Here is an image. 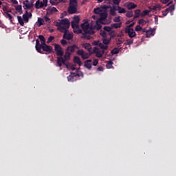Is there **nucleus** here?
<instances>
[{"label": "nucleus", "instance_id": "f257e3e1", "mask_svg": "<svg viewBox=\"0 0 176 176\" xmlns=\"http://www.w3.org/2000/svg\"><path fill=\"white\" fill-rule=\"evenodd\" d=\"M56 25L58 31H60V32H63V39L71 41V39L74 38V34L68 33V29L69 28V25H71V23L68 19L59 20V21L56 22Z\"/></svg>", "mask_w": 176, "mask_h": 176}, {"label": "nucleus", "instance_id": "f03ea898", "mask_svg": "<svg viewBox=\"0 0 176 176\" xmlns=\"http://www.w3.org/2000/svg\"><path fill=\"white\" fill-rule=\"evenodd\" d=\"M109 8H111V6H109L104 5L102 6L103 12L100 14V18L98 19V22L100 23V24H103L105 25L111 23L109 21H108V19H107L108 18V12H107V10H108Z\"/></svg>", "mask_w": 176, "mask_h": 176}, {"label": "nucleus", "instance_id": "7ed1b4c3", "mask_svg": "<svg viewBox=\"0 0 176 176\" xmlns=\"http://www.w3.org/2000/svg\"><path fill=\"white\" fill-rule=\"evenodd\" d=\"M69 14H75L78 12V0H70L67 10Z\"/></svg>", "mask_w": 176, "mask_h": 176}, {"label": "nucleus", "instance_id": "20e7f679", "mask_svg": "<svg viewBox=\"0 0 176 176\" xmlns=\"http://www.w3.org/2000/svg\"><path fill=\"white\" fill-rule=\"evenodd\" d=\"M82 30H83V32L85 34H90L91 31V29L90 28V25L89 24V22L86 21L81 24L80 25Z\"/></svg>", "mask_w": 176, "mask_h": 176}, {"label": "nucleus", "instance_id": "39448f33", "mask_svg": "<svg viewBox=\"0 0 176 176\" xmlns=\"http://www.w3.org/2000/svg\"><path fill=\"white\" fill-rule=\"evenodd\" d=\"M54 50L56 53V56H64V50L59 44H54Z\"/></svg>", "mask_w": 176, "mask_h": 176}, {"label": "nucleus", "instance_id": "423d86ee", "mask_svg": "<svg viewBox=\"0 0 176 176\" xmlns=\"http://www.w3.org/2000/svg\"><path fill=\"white\" fill-rule=\"evenodd\" d=\"M76 54H78V56H80L82 57V60H86V59L89 58L90 57V56H91V54H90V53L85 52V51L83 50H78L76 52Z\"/></svg>", "mask_w": 176, "mask_h": 176}, {"label": "nucleus", "instance_id": "0eeeda50", "mask_svg": "<svg viewBox=\"0 0 176 176\" xmlns=\"http://www.w3.org/2000/svg\"><path fill=\"white\" fill-rule=\"evenodd\" d=\"M95 54L96 57L98 58H101L102 56H104V54L105 53V51L104 50L98 51V48L97 47H94V50L92 51V54Z\"/></svg>", "mask_w": 176, "mask_h": 176}, {"label": "nucleus", "instance_id": "6e6552de", "mask_svg": "<svg viewBox=\"0 0 176 176\" xmlns=\"http://www.w3.org/2000/svg\"><path fill=\"white\" fill-rule=\"evenodd\" d=\"M71 24L75 34H82V30L79 29V23L72 21Z\"/></svg>", "mask_w": 176, "mask_h": 176}, {"label": "nucleus", "instance_id": "1a4fd4ad", "mask_svg": "<svg viewBox=\"0 0 176 176\" xmlns=\"http://www.w3.org/2000/svg\"><path fill=\"white\" fill-rule=\"evenodd\" d=\"M43 50L46 52V54H50V53L53 52V47L47 45L45 43L43 44Z\"/></svg>", "mask_w": 176, "mask_h": 176}, {"label": "nucleus", "instance_id": "9d476101", "mask_svg": "<svg viewBox=\"0 0 176 176\" xmlns=\"http://www.w3.org/2000/svg\"><path fill=\"white\" fill-rule=\"evenodd\" d=\"M125 34H128L129 38H135L137 33L134 31V29H125Z\"/></svg>", "mask_w": 176, "mask_h": 176}, {"label": "nucleus", "instance_id": "9b49d317", "mask_svg": "<svg viewBox=\"0 0 176 176\" xmlns=\"http://www.w3.org/2000/svg\"><path fill=\"white\" fill-rule=\"evenodd\" d=\"M43 49V43H39L38 40L36 41V50L38 52V53H41V54H43V52H42V50Z\"/></svg>", "mask_w": 176, "mask_h": 176}, {"label": "nucleus", "instance_id": "f8f14e48", "mask_svg": "<svg viewBox=\"0 0 176 176\" xmlns=\"http://www.w3.org/2000/svg\"><path fill=\"white\" fill-rule=\"evenodd\" d=\"M79 50V47H78L76 45H73L68 46L66 49V51H67L69 53H75V50Z\"/></svg>", "mask_w": 176, "mask_h": 176}, {"label": "nucleus", "instance_id": "ddd939ff", "mask_svg": "<svg viewBox=\"0 0 176 176\" xmlns=\"http://www.w3.org/2000/svg\"><path fill=\"white\" fill-rule=\"evenodd\" d=\"M82 47L84 49H86V50H87L89 54H93V50L90 43H87L82 44Z\"/></svg>", "mask_w": 176, "mask_h": 176}, {"label": "nucleus", "instance_id": "4468645a", "mask_svg": "<svg viewBox=\"0 0 176 176\" xmlns=\"http://www.w3.org/2000/svg\"><path fill=\"white\" fill-rule=\"evenodd\" d=\"M23 8L25 10H27V9H31L32 8V6H34V4L30 3V1L28 0H25L23 2Z\"/></svg>", "mask_w": 176, "mask_h": 176}, {"label": "nucleus", "instance_id": "2eb2a0df", "mask_svg": "<svg viewBox=\"0 0 176 176\" xmlns=\"http://www.w3.org/2000/svg\"><path fill=\"white\" fill-rule=\"evenodd\" d=\"M125 6L129 10H131V9H135V8H137V4H135L133 2H127L125 3Z\"/></svg>", "mask_w": 176, "mask_h": 176}, {"label": "nucleus", "instance_id": "dca6fc26", "mask_svg": "<svg viewBox=\"0 0 176 176\" xmlns=\"http://www.w3.org/2000/svg\"><path fill=\"white\" fill-rule=\"evenodd\" d=\"M36 9H42L45 8V5L41 1V0H37L35 3Z\"/></svg>", "mask_w": 176, "mask_h": 176}, {"label": "nucleus", "instance_id": "f3484780", "mask_svg": "<svg viewBox=\"0 0 176 176\" xmlns=\"http://www.w3.org/2000/svg\"><path fill=\"white\" fill-rule=\"evenodd\" d=\"M155 29L151 28V30H147L146 32V38H151V36H153L155 35Z\"/></svg>", "mask_w": 176, "mask_h": 176}, {"label": "nucleus", "instance_id": "a211bd4d", "mask_svg": "<svg viewBox=\"0 0 176 176\" xmlns=\"http://www.w3.org/2000/svg\"><path fill=\"white\" fill-rule=\"evenodd\" d=\"M91 59H89L85 61L84 66L87 69H91Z\"/></svg>", "mask_w": 176, "mask_h": 176}, {"label": "nucleus", "instance_id": "6ab92c4d", "mask_svg": "<svg viewBox=\"0 0 176 176\" xmlns=\"http://www.w3.org/2000/svg\"><path fill=\"white\" fill-rule=\"evenodd\" d=\"M74 63L75 64H78L79 65V67H82V65L83 64V63H82V60H80V58H79L78 56L74 57Z\"/></svg>", "mask_w": 176, "mask_h": 176}, {"label": "nucleus", "instance_id": "aec40b11", "mask_svg": "<svg viewBox=\"0 0 176 176\" xmlns=\"http://www.w3.org/2000/svg\"><path fill=\"white\" fill-rule=\"evenodd\" d=\"M101 24H102V23L98 22V20H97L96 25L93 26L94 30L100 31V30H101V28H102V26L101 25Z\"/></svg>", "mask_w": 176, "mask_h": 176}, {"label": "nucleus", "instance_id": "412c9836", "mask_svg": "<svg viewBox=\"0 0 176 176\" xmlns=\"http://www.w3.org/2000/svg\"><path fill=\"white\" fill-rule=\"evenodd\" d=\"M69 76H67V80L68 82H74L75 81V77L76 75H75V73H71Z\"/></svg>", "mask_w": 176, "mask_h": 176}, {"label": "nucleus", "instance_id": "4be33fe9", "mask_svg": "<svg viewBox=\"0 0 176 176\" xmlns=\"http://www.w3.org/2000/svg\"><path fill=\"white\" fill-rule=\"evenodd\" d=\"M90 32L91 33H85V32H83V31H82L81 34H82V35H83L82 38H85V39L89 40L91 36H90V35H87V34H90L91 35H93V34H94V32H93V31H90Z\"/></svg>", "mask_w": 176, "mask_h": 176}, {"label": "nucleus", "instance_id": "5701e85b", "mask_svg": "<svg viewBox=\"0 0 176 176\" xmlns=\"http://www.w3.org/2000/svg\"><path fill=\"white\" fill-rule=\"evenodd\" d=\"M111 28H115V29H118V28H122V22H119L118 23H112L111 25Z\"/></svg>", "mask_w": 176, "mask_h": 176}, {"label": "nucleus", "instance_id": "b1692460", "mask_svg": "<svg viewBox=\"0 0 176 176\" xmlns=\"http://www.w3.org/2000/svg\"><path fill=\"white\" fill-rule=\"evenodd\" d=\"M116 10H118V8H116V6H113V8L110 9L111 16H116Z\"/></svg>", "mask_w": 176, "mask_h": 176}, {"label": "nucleus", "instance_id": "393cba45", "mask_svg": "<svg viewBox=\"0 0 176 176\" xmlns=\"http://www.w3.org/2000/svg\"><path fill=\"white\" fill-rule=\"evenodd\" d=\"M102 10H104L102 7L97 8L94 10V12L95 13V14H101V13H102Z\"/></svg>", "mask_w": 176, "mask_h": 176}, {"label": "nucleus", "instance_id": "a878e982", "mask_svg": "<svg viewBox=\"0 0 176 176\" xmlns=\"http://www.w3.org/2000/svg\"><path fill=\"white\" fill-rule=\"evenodd\" d=\"M120 50H122V47H120V48H118V47H116L114 49L112 50V51L111 52V54L113 55V54H119V52H120Z\"/></svg>", "mask_w": 176, "mask_h": 176}, {"label": "nucleus", "instance_id": "bb28decb", "mask_svg": "<svg viewBox=\"0 0 176 176\" xmlns=\"http://www.w3.org/2000/svg\"><path fill=\"white\" fill-rule=\"evenodd\" d=\"M161 6L160 5L157 4L155 6H153V7H148V9L150 10V12H151V10H157L158 9H160Z\"/></svg>", "mask_w": 176, "mask_h": 176}, {"label": "nucleus", "instance_id": "cd10ccee", "mask_svg": "<svg viewBox=\"0 0 176 176\" xmlns=\"http://www.w3.org/2000/svg\"><path fill=\"white\" fill-rule=\"evenodd\" d=\"M17 19L20 25H21V27H24V19H23V18L20 16H18Z\"/></svg>", "mask_w": 176, "mask_h": 176}, {"label": "nucleus", "instance_id": "c85d7f7f", "mask_svg": "<svg viewBox=\"0 0 176 176\" xmlns=\"http://www.w3.org/2000/svg\"><path fill=\"white\" fill-rule=\"evenodd\" d=\"M138 23L140 25H142V27H144V25H145V24H146L148 21L142 19H140Z\"/></svg>", "mask_w": 176, "mask_h": 176}, {"label": "nucleus", "instance_id": "c756f323", "mask_svg": "<svg viewBox=\"0 0 176 176\" xmlns=\"http://www.w3.org/2000/svg\"><path fill=\"white\" fill-rule=\"evenodd\" d=\"M16 10L20 14H23V7L21 5L17 6L16 7Z\"/></svg>", "mask_w": 176, "mask_h": 176}, {"label": "nucleus", "instance_id": "7c9ffc66", "mask_svg": "<svg viewBox=\"0 0 176 176\" xmlns=\"http://www.w3.org/2000/svg\"><path fill=\"white\" fill-rule=\"evenodd\" d=\"M64 58H65L66 60H69V58H71V52H69L66 50L64 55Z\"/></svg>", "mask_w": 176, "mask_h": 176}, {"label": "nucleus", "instance_id": "2f4dec72", "mask_svg": "<svg viewBox=\"0 0 176 176\" xmlns=\"http://www.w3.org/2000/svg\"><path fill=\"white\" fill-rule=\"evenodd\" d=\"M62 57L63 56L57 57V64L60 67H63V60H61Z\"/></svg>", "mask_w": 176, "mask_h": 176}, {"label": "nucleus", "instance_id": "473e14b6", "mask_svg": "<svg viewBox=\"0 0 176 176\" xmlns=\"http://www.w3.org/2000/svg\"><path fill=\"white\" fill-rule=\"evenodd\" d=\"M117 10H118V13H126V9L121 8L119 6L117 7Z\"/></svg>", "mask_w": 176, "mask_h": 176}, {"label": "nucleus", "instance_id": "72a5a7b5", "mask_svg": "<svg viewBox=\"0 0 176 176\" xmlns=\"http://www.w3.org/2000/svg\"><path fill=\"white\" fill-rule=\"evenodd\" d=\"M79 21H80V18H79V16H75L72 21L73 23H76L77 24H79Z\"/></svg>", "mask_w": 176, "mask_h": 176}, {"label": "nucleus", "instance_id": "f704fd0d", "mask_svg": "<svg viewBox=\"0 0 176 176\" xmlns=\"http://www.w3.org/2000/svg\"><path fill=\"white\" fill-rule=\"evenodd\" d=\"M103 30L107 32H109V34H111V32L112 31V26H104Z\"/></svg>", "mask_w": 176, "mask_h": 176}, {"label": "nucleus", "instance_id": "c9c22d12", "mask_svg": "<svg viewBox=\"0 0 176 176\" xmlns=\"http://www.w3.org/2000/svg\"><path fill=\"white\" fill-rule=\"evenodd\" d=\"M140 14H141V10H135L134 19H138V17L140 16Z\"/></svg>", "mask_w": 176, "mask_h": 176}, {"label": "nucleus", "instance_id": "e433bc0d", "mask_svg": "<svg viewBox=\"0 0 176 176\" xmlns=\"http://www.w3.org/2000/svg\"><path fill=\"white\" fill-rule=\"evenodd\" d=\"M38 39H40L41 43H43V45L46 43V39H45V36H43V35H39Z\"/></svg>", "mask_w": 176, "mask_h": 176}, {"label": "nucleus", "instance_id": "4c0bfd02", "mask_svg": "<svg viewBox=\"0 0 176 176\" xmlns=\"http://www.w3.org/2000/svg\"><path fill=\"white\" fill-rule=\"evenodd\" d=\"M38 27L43 25L45 24V21L42 18H38Z\"/></svg>", "mask_w": 176, "mask_h": 176}, {"label": "nucleus", "instance_id": "58836bf2", "mask_svg": "<svg viewBox=\"0 0 176 176\" xmlns=\"http://www.w3.org/2000/svg\"><path fill=\"white\" fill-rule=\"evenodd\" d=\"M60 60H62V64H63V65H65L66 68H68V64H67V61H68V59H66L65 58H60Z\"/></svg>", "mask_w": 176, "mask_h": 176}, {"label": "nucleus", "instance_id": "ea45409f", "mask_svg": "<svg viewBox=\"0 0 176 176\" xmlns=\"http://www.w3.org/2000/svg\"><path fill=\"white\" fill-rule=\"evenodd\" d=\"M48 13H54L56 12H58L57 8L56 7H52L50 9H48L47 10Z\"/></svg>", "mask_w": 176, "mask_h": 176}, {"label": "nucleus", "instance_id": "a19ab883", "mask_svg": "<svg viewBox=\"0 0 176 176\" xmlns=\"http://www.w3.org/2000/svg\"><path fill=\"white\" fill-rule=\"evenodd\" d=\"M175 6H174V5H172V6H170V7H168V8H166V12H173V11H174L175 10Z\"/></svg>", "mask_w": 176, "mask_h": 176}, {"label": "nucleus", "instance_id": "79ce46f5", "mask_svg": "<svg viewBox=\"0 0 176 176\" xmlns=\"http://www.w3.org/2000/svg\"><path fill=\"white\" fill-rule=\"evenodd\" d=\"M102 42H103L104 45H109L111 40H108V38H107V37H104V38H103Z\"/></svg>", "mask_w": 176, "mask_h": 176}, {"label": "nucleus", "instance_id": "37998d69", "mask_svg": "<svg viewBox=\"0 0 176 176\" xmlns=\"http://www.w3.org/2000/svg\"><path fill=\"white\" fill-rule=\"evenodd\" d=\"M23 21H25V23H28V21H30V19L28 18V15L27 14L23 15Z\"/></svg>", "mask_w": 176, "mask_h": 176}, {"label": "nucleus", "instance_id": "c03bdc74", "mask_svg": "<svg viewBox=\"0 0 176 176\" xmlns=\"http://www.w3.org/2000/svg\"><path fill=\"white\" fill-rule=\"evenodd\" d=\"M126 17L130 18V17H133V16H134V14H133V11H128L126 14Z\"/></svg>", "mask_w": 176, "mask_h": 176}, {"label": "nucleus", "instance_id": "a18cd8bd", "mask_svg": "<svg viewBox=\"0 0 176 176\" xmlns=\"http://www.w3.org/2000/svg\"><path fill=\"white\" fill-rule=\"evenodd\" d=\"M99 47H100V49H102V50H107L108 45H105L102 44V43H101Z\"/></svg>", "mask_w": 176, "mask_h": 176}, {"label": "nucleus", "instance_id": "49530a36", "mask_svg": "<svg viewBox=\"0 0 176 176\" xmlns=\"http://www.w3.org/2000/svg\"><path fill=\"white\" fill-rule=\"evenodd\" d=\"M142 30V26H141V25H138L135 28V31H136V32H139V31H141Z\"/></svg>", "mask_w": 176, "mask_h": 176}, {"label": "nucleus", "instance_id": "de8ad7c7", "mask_svg": "<svg viewBox=\"0 0 176 176\" xmlns=\"http://www.w3.org/2000/svg\"><path fill=\"white\" fill-rule=\"evenodd\" d=\"M134 25H135V22H133L132 23L126 26L125 29L133 30L132 27H134Z\"/></svg>", "mask_w": 176, "mask_h": 176}, {"label": "nucleus", "instance_id": "09e8293b", "mask_svg": "<svg viewBox=\"0 0 176 176\" xmlns=\"http://www.w3.org/2000/svg\"><path fill=\"white\" fill-rule=\"evenodd\" d=\"M112 64H113V61L109 60L107 64L106 65L107 68H112Z\"/></svg>", "mask_w": 176, "mask_h": 176}, {"label": "nucleus", "instance_id": "8fccbe9b", "mask_svg": "<svg viewBox=\"0 0 176 176\" xmlns=\"http://www.w3.org/2000/svg\"><path fill=\"white\" fill-rule=\"evenodd\" d=\"M151 12V11H149V10H144L143 12L142 13V17H144V16H145L149 14V12Z\"/></svg>", "mask_w": 176, "mask_h": 176}, {"label": "nucleus", "instance_id": "3c124183", "mask_svg": "<svg viewBox=\"0 0 176 176\" xmlns=\"http://www.w3.org/2000/svg\"><path fill=\"white\" fill-rule=\"evenodd\" d=\"M93 45H94V46H98V47H100V46L101 45V43H100L99 41H94L93 42Z\"/></svg>", "mask_w": 176, "mask_h": 176}, {"label": "nucleus", "instance_id": "603ef678", "mask_svg": "<svg viewBox=\"0 0 176 176\" xmlns=\"http://www.w3.org/2000/svg\"><path fill=\"white\" fill-rule=\"evenodd\" d=\"M114 23H120V16H116L113 19Z\"/></svg>", "mask_w": 176, "mask_h": 176}, {"label": "nucleus", "instance_id": "864d4df0", "mask_svg": "<svg viewBox=\"0 0 176 176\" xmlns=\"http://www.w3.org/2000/svg\"><path fill=\"white\" fill-rule=\"evenodd\" d=\"M133 39H128V40H126V45H133Z\"/></svg>", "mask_w": 176, "mask_h": 176}, {"label": "nucleus", "instance_id": "5fc2aeb1", "mask_svg": "<svg viewBox=\"0 0 176 176\" xmlns=\"http://www.w3.org/2000/svg\"><path fill=\"white\" fill-rule=\"evenodd\" d=\"M54 36H50L48 39H47V43H50V42H52V41H54Z\"/></svg>", "mask_w": 176, "mask_h": 176}, {"label": "nucleus", "instance_id": "6e6d98bb", "mask_svg": "<svg viewBox=\"0 0 176 176\" xmlns=\"http://www.w3.org/2000/svg\"><path fill=\"white\" fill-rule=\"evenodd\" d=\"M6 16L8 17L9 20H10L11 23L12 22V19H13V16L12 14H10L9 12H6Z\"/></svg>", "mask_w": 176, "mask_h": 176}, {"label": "nucleus", "instance_id": "4d7b16f0", "mask_svg": "<svg viewBox=\"0 0 176 176\" xmlns=\"http://www.w3.org/2000/svg\"><path fill=\"white\" fill-rule=\"evenodd\" d=\"M100 35L102 36V38H107V32H105V31L101 32Z\"/></svg>", "mask_w": 176, "mask_h": 176}, {"label": "nucleus", "instance_id": "13d9d810", "mask_svg": "<svg viewBox=\"0 0 176 176\" xmlns=\"http://www.w3.org/2000/svg\"><path fill=\"white\" fill-rule=\"evenodd\" d=\"M44 20H45V21H46L47 23H51V21H50V18H49V16H44Z\"/></svg>", "mask_w": 176, "mask_h": 176}, {"label": "nucleus", "instance_id": "bf43d9fd", "mask_svg": "<svg viewBox=\"0 0 176 176\" xmlns=\"http://www.w3.org/2000/svg\"><path fill=\"white\" fill-rule=\"evenodd\" d=\"M121 43H123V39L118 38V41H116V44L117 45H121Z\"/></svg>", "mask_w": 176, "mask_h": 176}, {"label": "nucleus", "instance_id": "052dcab7", "mask_svg": "<svg viewBox=\"0 0 176 176\" xmlns=\"http://www.w3.org/2000/svg\"><path fill=\"white\" fill-rule=\"evenodd\" d=\"M121 0H113V3L114 5H119L120 3Z\"/></svg>", "mask_w": 176, "mask_h": 176}, {"label": "nucleus", "instance_id": "680f3d73", "mask_svg": "<svg viewBox=\"0 0 176 176\" xmlns=\"http://www.w3.org/2000/svg\"><path fill=\"white\" fill-rule=\"evenodd\" d=\"M60 43H61V45H63V46H65V45H67V43H67V41H65V39H62V40L60 41Z\"/></svg>", "mask_w": 176, "mask_h": 176}, {"label": "nucleus", "instance_id": "e2e57ef3", "mask_svg": "<svg viewBox=\"0 0 176 176\" xmlns=\"http://www.w3.org/2000/svg\"><path fill=\"white\" fill-rule=\"evenodd\" d=\"M98 64V59H94L93 61V65L96 67Z\"/></svg>", "mask_w": 176, "mask_h": 176}, {"label": "nucleus", "instance_id": "0e129e2a", "mask_svg": "<svg viewBox=\"0 0 176 176\" xmlns=\"http://www.w3.org/2000/svg\"><path fill=\"white\" fill-rule=\"evenodd\" d=\"M43 5H44L45 8H46L47 6V0H43V1H41Z\"/></svg>", "mask_w": 176, "mask_h": 176}, {"label": "nucleus", "instance_id": "69168bd1", "mask_svg": "<svg viewBox=\"0 0 176 176\" xmlns=\"http://www.w3.org/2000/svg\"><path fill=\"white\" fill-rule=\"evenodd\" d=\"M11 2H12V3H14V5H19V2L17 1V0H10Z\"/></svg>", "mask_w": 176, "mask_h": 176}, {"label": "nucleus", "instance_id": "338daca9", "mask_svg": "<svg viewBox=\"0 0 176 176\" xmlns=\"http://www.w3.org/2000/svg\"><path fill=\"white\" fill-rule=\"evenodd\" d=\"M169 1L170 0H162V3L166 4V3H168Z\"/></svg>", "mask_w": 176, "mask_h": 176}, {"label": "nucleus", "instance_id": "774afa93", "mask_svg": "<svg viewBox=\"0 0 176 176\" xmlns=\"http://www.w3.org/2000/svg\"><path fill=\"white\" fill-rule=\"evenodd\" d=\"M102 69H103L102 66H100L97 68V71H102Z\"/></svg>", "mask_w": 176, "mask_h": 176}]
</instances>
